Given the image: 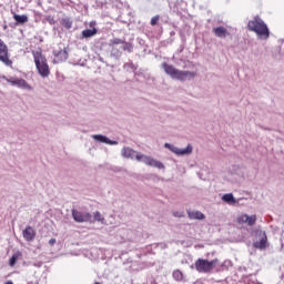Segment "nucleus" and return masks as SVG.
<instances>
[{"label": "nucleus", "mask_w": 284, "mask_h": 284, "mask_svg": "<svg viewBox=\"0 0 284 284\" xmlns=\"http://www.w3.org/2000/svg\"><path fill=\"white\" fill-rule=\"evenodd\" d=\"M93 219H94V221L102 223V225H105V217H103V215H101V212L97 211L95 213H93Z\"/></svg>", "instance_id": "19"}, {"label": "nucleus", "mask_w": 284, "mask_h": 284, "mask_svg": "<svg viewBox=\"0 0 284 284\" xmlns=\"http://www.w3.org/2000/svg\"><path fill=\"white\" fill-rule=\"evenodd\" d=\"M247 28L251 32H255L258 39H270V29L263 19L256 16L254 19L248 21Z\"/></svg>", "instance_id": "3"}, {"label": "nucleus", "mask_w": 284, "mask_h": 284, "mask_svg": "<svg viewBox=\"0 0 284 284\" xmlns=\"http://www.w3.org/2000/svg\"><path fill=\"white\" fill-rule=\"evenodd\" d=\"M97 32H99L97 28L83 30L82 39H92V37H95Z\"/></svg>", "instance_id": "17"}, {"label": "nucleus", "mask_w": 284, "mask_h": 284, "mask_svg": "<svg viewBox=\"0 0 284 284\" xmlns=\"http://www.w3.org/2000/svg\"><path fill=\"white\" fill-rule=\"evenodd\" d=\"M189 216L196 221H203L205 219V215L201 211H190Z\"/></svg>", "instance_id": "18"}, {"label": "nucleus", "mask_w": 284, "mask_h": 284, "mask_svg": "<svg viewBox=\"0 0 284 284\" xmlns=\"http://www.w3.org/2000/svg\"><path fill=\"white\" fill-rule=\"evenodd\" d=\"M164 148L171 150V152H173L178 156H186L187 154H192V150H194V148L191 144L186 145V148L184 149H180L176 148L174 144L165 143Z\"/></svg>", "instance_id": "6"}, {"label": "nucleus", "mask_w": 284, "mask_h": 284, "mask_svg": "<svg viewBox=\"0 0 284 284\" xmlns=\"http://www.w3.org/2000/svg\"><path fill=\"white\" fill-rule=\"evenodd\" d=\"M122 156L124 159H131L135 161H139L140 163H144V165H149L150 168H156L158 170H165V165L163 162L159 160H154L150 155H145L143 153H139L130 148L122 149Z\"/></svg>", "instance_id": "1"}, {"label": "nucleus", "mask_w": 284, "mask_h": 284, "mask_svg": "<svg viewBox=\"0 0 284 284\" xmlns=\"http://www.w3.org/2000/svg\"><path fill=\"white\" fill-rule=\"evenodd\" d=\"M44 21H47V23H50V26H54V23H57V21H54V17L52 16H47L44 18Z\"/></svg>", "instance_id": "26"}, {"label": "nucleus", "mask_w": 284, "mask_h": 284, "mask_svg": "<svg viewBox=\"0 0 284 284\" xmlns=\"http://www.w3.org/2000/svg\"><path fill=\"white\" fill-rule=\"evenodd\" d=\"M111 53L113 54V57H121V53H116L115 51H114V49L111 51Z\"/></svg>", "instance_id": "29"}, {"label": "nucleus", "mask_w": 284, "mask_h": 284, "mask_svg": "<svg viewBox=\"0 0 284 284\" xmlns=\"http://www.w3.org/2000/svg\"><path fill=\"white\" fill-rule=\"evenodd\" d=\"M62 26L63 28H65L67 30H70L72 28V21L70 18H63L62 19Z\"/></svg>", "instance_id": "22"}, {"label": "nucleus", "mask_w": 284, "mask_h": 284, "mask_svg": "<svg viewBox=\"0 0 284 284\" xmlns=\"http://www.w3.org/2000/svg\"><path fill=\"white\" fill-rule=\"evenodd\" d=\"M237 223L240 225H248V227H252L256 223V214L248 215V214H241L237 216Z\"/></svg>", "instance_id": "9"}, {"label": "nucleus", "mask_w": 284, "mask_h": 284, "mask_svg": "<svg viewBox=\"0 0 284 284\" xmlns=\"http://www.w3.org/2000/svg\"><path fill=\"white\" fill-rule=\"evenodd\" d=\"M124 68H132V63H125Z\"/></svg>", "instance_id": "30"}, {"label": "nucleus", "mask_w": 284, "mask_h": 284, "mask_svg": "<svg viewBox=\"0 0 284 284\" xmlns=\"http://www.w3.org/2000/svg\"><path fill=\"white\" fill-rule=\"evenodd\" d=\"M213 32H214L215 37H219V39H225V37H227V34H230L227 32V29H225V27L213 28Z\"/></svg>", "instance_id": "15"}, {"label": "nucleus", "mask_w": 284, "mask_h": 284, "mask_svg": "<svg viewBox=\"0 0 284 284\" xmlns=\"http://www.w3.org/2000/svg\"><path fill=\"white\" fill-rule=\"evenodd\" d=\"M173 278L175 281H183V273L179 270L174 271L173 272Z\"/></svg>", "instance_id": "23"}, {"label": "nucleus", "mask_w": 284, "mask_h": 284, "mask_svg": "<svg viewBox=\"0 0 284 284\" xmlns=\"http://www.w3.org/2000/svg\"><path fill=\"white\" fill-rule=\"evenodd\" d=\"M222 201L224 203H227V205H236V197H234V194L226 193L222 196Z\"/></svg>", "instance_id": "16"}, {"label": "nucleus", "mask_w": 284, "mask_h": 284, "mask_svg": "<svg viewBox=\"0 0 284 284\" xmlns=\"http://www.w3.org/2000/svg\"><path fill=\"white\" fill-rule=\"evenodd\" d=\"M4 284H14L12 281H7Z\"/></svg>", "instance_id": "32"}, {"label": "nucleus", "mask_w": 284, "mask_h": 284, "mask_svg": "<svg viewBox=\"0 0 284 284\" xmlns=\"http://www.w3.org/2000/svg\"><path fill=\"white\" fill-rule=\"evenodd\" d=\"M33 58L40 77H42V79H48V77H50V67L48 65V59H45V55L36 51L33 52Z\"/></svg>", "instance_id": "4"}, {"label": "nucleus", "mask_w": 284, "mask_h": 284, "mask_svg": "<svg viewBox=\"0 0 284 284\" xmlns=\"http://www.w3.org/2000/svg\"><path fill=\"white\" fill-rule=\"evenodd\" d=\"M161 68L164 70L165 74L175 81H192V79H196V72L179 70L174 68V65L168 64L166 62H163Z\"/></svg>", "instance_id": "2"}, {"label": "nucleus", "mask_w": 284, "mask_h": 284, "mask_svg": "<svg viewBox=\"0 0 284 284\" xmlns=\"http://www.w3.org/2000/svg\"><path fill=\"white\" fill-rule=\"evenodd\" d=\"M121 43H123V40L114 38L113 40H110L109 45H120Z\"/></svg>", "instance_id": "25"}, {"label": "nucleus", "mask_w": 284, "mask_h": 284, "mask_svg": "<svg viewBox=\"0 0 284 284\" xmlns=\"http://www.w3.org/2000/svg\"><path fill=\"white\" fill-rule=\"evenodd\" d=\"M13 19L17 23H28V16L14 14Z\"/></svg>", "instance_id": "20"}, {"label": "nucleus", "mask_w": 284, "mask_h": 284, "mask_svg": "<svg viewBox=\"0 0 284 284\" xmlns=\"http://www.w3.org/2000/svg\"><path fill=\"white\" fill-rule=\"evenodd\" d=\"M159 23V16H155L151 19V26H156Z\"/></svg>", "instance_id": "27"}, {"label": "nucleus", "mask_w": 284, "mask_h": 284, "mask_svg": "<svg viewBox=\"0 0 284 284\" xmlns=\"http://www.w3.org/2000/svg\"><path fill=\"white\" fill-rule=\"evenodd\" d=\"M33 265H34V267H41V262H38V263L33 264Z\"/></svg>", "instance_id": "31"}, {"label": "nucleus", "mask_w": 284, "mask_h": 284, "mask_svg": "<svg viewBox=\"0 0 284 284\" xmlns=\"http://www.w3.org/2000/svg\"><path fill=\"white\" fill-rule=\"evenodd\" d=\"M0 61L12 67V60H10V53L8 51V45L3 43V40L0 39Z\"/></svg>", "instance_id": "7"}, {"label": "nucleus", "mask_w": 284, "mask_h": 284, "mask_svg": "<svg viewBox=\"0 0 284 284\" xmlns=\"http://www.w3.org/2000/svg\"><path fill=\"white\" fill-rule=\"evenodd\" d=\"M219 265V260H204V258H199L195 262V270L196 272L203 273V274H210L214 267Z\"/></svg>", "instance_id": "5"}, {"label": "nucleus", "mask_w": 284, "mask_h": 284, "mask_svg": "<svg viewBox=\"0 0 284 284\" xmlns=\"http://www.w3.org/2000/svg\"><path fill=\"white\" fill-rule=\"evenodd\" d=\"M8 83L11 85H17V88H21L22 90H32V87L24 79H7Z\"/></svg>", "instance_id": "10"}, {"label": "nucleus", "mask_w": 284, "mask_h": 284, "mask_svg": "<svg viewBox=\"0 0 284 284\" xmlns=\"http://www.w3.org/2000/svg\"><path fill=\"white\" fill-rule=\"evenodd\" d=\"M19 253L13 254L10 260H9V265L10 267H14V265L17 264V261H19Z\"/></svg>", "instance_id": "21"}, {"label": "nucleus", "mask_w": 284, "mask_h": 284, "mask_svg": "<svg viewBox=\"0 0 284 284\" xmlns=\"http://www.w3.org/2000/svg\"><path fill=\"white\" fill-rule=\"evenodd\" d=\"M134 47H132V44L130 42H123L122 45V50L126 51V52H132Z\"/></svg>", "instance_id": "24"}, {"label": "nucleus", "mask_w": 284, "mask_h": 284, "mask_svg": "<svg viewBox=\"0 0 284 284\" xmlns=\"http://www.w3.org/2000/svg\"><path fill=\"white\" fill-rule=\"evenodd\" d=\"M72 216L77 223H88V222L92 223V215L88 212L73 210Z\"/></svg>", "instance_id": "8"}, {"label": "nucleus", "mask_w": 284, "mask_h": 284, "mask_svg": "<svg viewBox=\"0 0 284 284\" xmlns=\"http://www.w3.org/2000/svg\"><path fill=\"white\" fill-rule=\"evenodd\" d=\"M55 244H57V239L49 240V245H55Z\"/></svg>", "instance_id": "28"}, {"label": "nucleus", "mask_w": 284, "mask_h": 284, "mask_svg": "<svg viewBox=\"0 0 284 284\" xmlns=\"http://www.w3.org/2000/svg\"><path fill=\"white\" fill-rule=\"evenodd\" d=\"M54 60L53 63H61L63 61H68V49H63L60 51H53Z\"/></svg>", "instance_id": "11"}, {"label": "nucleus", "mask_w": 284, "mask_h": 284, "mask_svg": "<svg viewBox=\"0 0 284 284\" xmlns=\"http://www.w3.org/2000/svg\"><path fill=\"white\" fill-rule=\"evenodd\" d=\"M261 240L257 242H254L253 245L256 250H265L267 247V235L265 232H260Z\"/></svg>", "instance_id": "12"}, {"label": "nucleus", "mask_w": 284, "mask_h": 284, "mask_svg": "<svg viewBox=\"0 0 284 284\" xmlns=\"http://www.w3.org/2000/svg\"><path fill=\"white\" fill-rule=\"evenodd\" d=\"M91 139H93V141H95L97 143H116V141L110 140L103 134H93L91 135Z\"/></svg>", "instance_id": "14"}, {"label": "nucleus", "mask_w": 284, "mask_h": 284, "mask_svg": "<svg viewBox=\"0 0 284 284\" xmlns=\"http://www.w3.org/2000/svg\"><path fill=\"white\" fill-rule=\"evenodd\" d=\"M22 236L26 241H34L37 232H34V229L32 226H28L26 230H23Z\"/></svg>", "instance_id": "13"}]
</instances>
